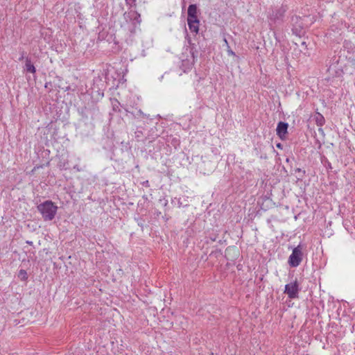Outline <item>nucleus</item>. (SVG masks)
Returning a JSON list of instances; mask_svg holds the SVG:
<instances>
[{"mask_svg":"<svg viewBox=\"0 0 355 355\" xmlns=\"http://www.w3.org/2000/svg\"><path fill=\"white\" fill-rule=\"evenodd\" d=\"M299 291V284L297 281H295L285 286L284 293L288 295L289 298L294 299L297 297Z\"/></svg>","mask_w":355,"mask_h":355,"instance_id":"3","label":"nucleus"},{"mask_svg":"<svg viewBox=\"0 0 355 355\" xmlns=\"http://www.w3.org/2000/svg\"><path fill=\"white\" fill-rule=\"evenodd\" d=\"M26 243H28V245H32V244H33V242H32V241H26Z\"/></svg>","mask_w":355,"mask_h":355,"instance_id":"12","label":"nucleus"},{"mask_svg":"<svg viewBox=\"0 0 355 355\" xmlns=\"http://www.w3.org/2000/svg\"><path fill=\"white\" fill-rule=\"evenodd\" d=\"M288 127V125L287 123L282 121L279 122L276 129L277 135L282 139L284 137L287 133Z\"/></svg>","mask_w":355,"mask_h":355,"instance_id":"4","label":"nucleus"},{"mask_svg":"<svg viewBox=\"0 0 355 355\" xmlns=\"http://www.w3.org/2000/svg\"><path fill=\"white\" fill-rule=\"evenodd\" d=\"M229 55H235V53L231 49L227 51Z\"/></svg>","mask_w":355,"mask_h":355,"instance_id":"11","label":"nucleus"},{"mask_svg":"<svg viewBox=\"0 0 355 355\" xmlns=\"http://www.w3.org/2000/svg\"><path fill=\"white\" fill-rule=\"evenodd\" d=\"M314 120L319 127H322L325 122L324 116L319 112H316L314 115Z\"/></svg>","mask_w":355,"mask_h":355,"instance_id":"7","label":"nucleus"},{"mask_svg":"<svg viewBox=\"0 0 355 355\" xmlns=\"http://www.w3.org/2000/svg\"><path fill=\"white\" fill-rule=\"evenodd\" d=\"M26 70L28 72L35 73L36 72L35 67L31 63V60L29 58H26Z\"/></svg>","mask_w":355,"mask_h":355,"instance_id":"8","label":"nucleus"},{"mask_svg":"<svg viewBox=\"0 0 355 355\" xmlns=\"http://www.w3.org/2000/svg\"><path fill=\"white\" fill-rule=\"evenodd\" d=\"M302 260V248L300 245L295 248L289 257L288 263L291 267L298 266Z\"/></svg>","mask_w":355,"mask_h":355,"instance_id":"2","label":"nucleus"},{"mask_svg":"<svg viewBox=\"0 0 355 355\" xmlns=\"http://www.w3.org/2000/svg\"><path fill=\"white\" fill-rule=\"evenodd\" d=\"M318 130V132L322 136V137H324V132L323 129L322 128V127H319Z\"/></svg>","mask_w":355,"mask_h":355,"instance_id":"10","label":"nucleus"},{"mask_svg":"<svg viewBox=\"0 0 355 355\" xmlns=\"http://www.w3.org/2000/svg\"><path fill=\"white\" fill-rule=\"evenodd\" d=\"M188 16L187 19H197V6L195 4H191L188 8Z\"/></svg>","mask_w":355,"mask_h":355,"instance_id":"6","label":"nucleus"},{"mask_svg":"<svg viewBox=\"0 0 355 355\" xmlns=\"http://www.w3.org/2000/svg\"><path fill=\"white\" fill-rule=\"evenodd\" d=\"M296 171H299L300 172V171H301V169L300 168H297Z\"/></svg>","mask_w":355,"mask_h":355,"instance_id":"13","label":"nucleus"},{"mask_svg":"<svg viewBox=\"0 0 355 355\" xmlns=\"http://www.w3.org/2000/svg\"><path fill=\"white\" fill-rule=\"evenodd\" d=\"M188 26L189 30L196 34H198L199 32V25L200 21L197 19H187Z\"/></svg>","mask_w":355,"mask_h":355,"instance_id":"5","label":"nucleus"},{"mask_svg":"<svg viewBox=\"0 0 355 355\" xmlns=\"http://www.w3.org/2000/svg\"><path fill=\"white\" fill-rule=\"evenodd\" d=\"M37 209L44 220H51L57 213L58 207L52 201L46 200L37 206Z\"/></svg>","mask_w":355,"mask_h":355,"instance_id":"1","label":"nucleus"},{"mask_svg":"<svg viewBox=\"0 0 355 355\" xmlns=\"http://www.w3.org/2000/svg\"><path fill=\"white\" fill-rule=\"evenodd\" d=\"M18 277L21 279V280H26L28 278V276H27V272L25 270H20L19 271V274H18Z\"/></svg>","mask_w":355,"mask_h":355,"instance_id":"9","label":"nucleus"},{"mask_svg":"<svg viewBox=\"0 0 355 355\" xmlns=\"http://www.w3.org/2000/svg\"><path fill=\"white\" fill-rule=\"evenodd\" d=\"M302 45H305V42H303L302 43Z\"/></svg>","mask_w":355,"mask_h":355,"instance_id":"14","label":"nucleus"}]
</instances>
